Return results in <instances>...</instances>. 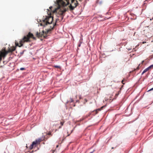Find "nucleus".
Segmentation results:
<instances>
[{
  "label": "nucleus",
  "instance_id": "f257e3e1",
  "mask_svg": "<svg viewBox=\"0 0 153 153\" xmlns=\"http://www.w3.org/2000/svg\"><path fill=\"white\" fill-rule=\"evenodd\" d=\"M53 20V17L51 16H46L45 18L43 16L42 20V22L40 24V25L44 27H45L48 24H50L52 23Z\"/></svg>",
  "mask_w": 153,
  "mask_h": 153
},
{
  "label": "nucleus",
  "instance_id": "f03ea898",
  "mask_svg": "<svg viewBox=\"0 0 153 153\" xmlns=\"http://www.w3.org/2000/svg\"><path fill=\"white\" fill-rule=\"evenodd\" d=\"M30 37L33 38L34 39H36V38L33 36V34L29 32L27 36H24L22 39L20 41L19 43L20 45L19 46L21 47L22 46L23 43L25 42H29Z\"/></svg>",
  "mask_w": 153,
  "mask_h": 153
},
{
  "label": "nucleus",
  "instance_id": "7ed1b4c3",
  "mask_svg": "<svg viewBox=\"0 0 153 153\" xmlns=\"http://www.w3.org/2000/svg\"><path fill=\"white\" fill-rule=\"evenodd\" d=\"M52 30V29L51 28V29H46V31H44L43 30L42 32L39 33L38 32H37L36 33V36L38 37H41L45 34L47 35Z\"/></svg>",
  "mask_w": 153,
  "mask_h": 153
},
{
  "label": "nucleus",
  "instance_id": "20e7f679",
  "mask_svg": "<svg viewBox=\"0 0 153 153\" xmlns=\"http://www.w3.org/2000/svg\"><path fill=\"white\" fill-rule=\"evenodd\" d=\"M41 142V139H38L37 140H36L35 141L33 142L32 144L30 146L29 148L30 149H33V147L34 146H36V145L38 143H39Z\"/></svg>",
  "mask_w": 153,
  "mask_h": 153
},
{
  "label": "nucleus",
  "instance_id": "39448f33",
  "mask_svg": "<svg viewBox=\"0 0 153 153\" xmlns=\"http://www.w3.org/2000/svg\"><path fill=\"white\" fill-rule=\"evenodd\" d=\"M152 68H153V64L150 65L148 67L145 69L142 73L141 75H143L149 69Z\"/></svg>",
  "mask_w": 153,
  "mask_h": 153
},
{
  "label": "nucleus",
  "instance_id": "423d86ee",
  "mask_svg": "<svg viewBox=\"0 0 153 153\" xmlns=\"http://www.w3.org/2000/svg\"><path fill=\"white\" fill-rule=\"evenodd\" d=\"M105 106H106V105H104L102 106L101 107V108H98V109H97L96 110H95V111H96V114H97L99 111H101V109H102L104 107H105Z\"/></svg>",
  "mask_w": 153,
  "mask_h": 153
},
{
  "label": "nucleus",
  "instance_id": "0eeeda50",
  "mask_svg": "<svg viewBox=\"0 0 153 153\" xmlns=\"http://www.w3.org/2000/svg\"><path fill=\"white\" fill-rule=\"evenodd\" d=\"M82 39H81V38L79 40V44L78 45V47H80V46L81 44L82 43Z\"/></svg>",
  "mask_w": 153,
  "mask_h": 153
},
{
  "label": "nucleus",
  "instance_id": "6e6552de",
  "mask_svg": "<svg viewBox=\"0 0 153 153\" xmlns=\"http://www.w3.org/2000/svg\"><path fill=\"white\" fill-rule=\"evenodd\" d=\"M15 49L14 48H13V49H10L9 50V52H12L13 51H14Z\"/></svg>",
  "mask_w": 153,
  "mask_h": 153
},
{
  "label": "nucleus",
  "instance_id": "1a4fd4ad",
  "mask_svg": "<svg viewBox=\"0 0 153 153\" xmlns=\"http://www.w3.org/2000/svg\"><path fill=\"white\" fill-rule=\"evenodd\" d=\"M74 101L73 100L72 98H71L70 99V101H68L67 102V103H68V102H72Z\"/></svg>",
  "mask_w": 153,
  "mask_h": 153
},
{
  "label": "nucleus",
  "instance_id": "9d476101",
  "mask_svg": "<svg viewBox=\"0 0 153 153\" xmlns=\"http://www.w3.org/2000/svg\"><path fill=\"white\" fill-rule=\"evenodd\" d=\"M54 67L56 68H60V67L59 66L57 65H55L54 66Z\"/></svg>",
  "mask_w": 153,
  "mask_h": 153
},
{
  "label": "nucleus",
  "instance_id": "9b49d317",
  "mask_svg": "<svg viewBox=\"0 0 153 153\" xmlns=\"http://www.w3.org/2000/svg\"><path fill=\"white\" fill-rule=\"evenodd\" d=\"M56 25V22L53 25V27H51H51L52 28V29H53L54 28V27Z\"/></svg>",
  "mask_w": 153,
  "mask_h": 153
},
{
  "label": "nucleus",
  "instance_id": "f8f14e48",
  "mask_svg": "<svg viewBox=\"0 0 153 153\" xmlns=\"http://www.w3.org/2000/svg\"><path fill=\"white\" fill-rule=\"evenodd\" d=\"M140 64H139V65L138 66V67H137V68L136 69V70H137L139 69V67L140 66Z\"/></svg>",
  "mask_w": 153,
  "mask_h": 153
},
{
  "label": "nucleus",
  "instance_id": "ddd939ff",
  "mask_svg": "<svg viewBox=\"0 0 153 153\" xmlns=\"http://www.w3.org/2000/svg\"><path fill=\"white\" fill-rule=\"evenodd\" d=\"M148 1V0H146L145 1H144L143 5H145L146 4V2H147Z\"/></svg>",
  "mask_w": 153,
  "mask_h": 153
},
{
  "label": "nucleus",
  "instance_id": "4468645a",
  "mask_svg": "<svg viewBox=\"0 0 153 153\" xmlns=\"http://www.w3.org/2000/svg\"><path fill=\"white\" fill-rule=\"evenodd\" d=\"M25 70V68H20V70H21V71Z\"/></svg>",
  "mask_w": 153,
  "mask_h": 153
},
{
  "label": "nucleus",
  "instance_id": "2eb2a0df",
  "mask_svg": "<svg viewBox=\"0 0 153 153\" xmlns=\"http://www.w3.org/2000/svg\"><path fill=\"white\" fill-rule=\"evenodd\" d=\"M24 51H25V50H24V51H23L22 52H20V54H21V55H22L23 54Z\"/></svg>",
  "mask_w": 153,
  "mask_h": 153
},
{
  "label": "nucleus",
  "instance_id": "dca6fc26",
  "mask_svg": "<svg viewBox=\"0 0 153 153\" xmlns=\"http://www.w3.org/2000/svg\"><path fill=\"white\" fill-rule=\"evenodd\" d=\"M64 123V122H60V124H61V126H62L63 125Z\"/></svg>",
  "mask_w": 153,
  "mask_h": 153
},
{
  "label": "nucleus",
  "instance_id": "f3484780",
  "mask_svg": "<svg viewBox=\"0 0 153 153\" xmlns=\"http://www.w3.org/2000/svg\"><path fill=\"white\" fill-rule=\"evenodd\" d=\"M153 90V88H151V89H150V90H149L148 91H152V90Z\"/></svg>",
  "mask_w": 153,
  "mask_h": 153
},
{
  "label": "nucleus",
  "instance_id": "a211bd4d",
  "mask_svg": "<svg viewBox=\"0 0 153 153\" xmlns=\"http://www.w3.org/2000/svg\"><path fill=\"white\" fill-rule=\"evenodd\" d=\"M49 135H51V132H49L48 134Z\"/></svg>",
  "mask_w": 153,
  "mask_h": 153
},
{
  "label": "nucleus",
  "instance_id": "6ab92c4d",
  "mask_svg": "<svg viewBox=\"0 0 153 153\" xmlns=\"http://www.w3.org/2000/svg\"><path fill=\"white\" fill-rule=\"evenodd\" d=\"M123 81H124V80H122V83L123 84H125V83H124L123 82Z\"/></svg>",
  "mask_w": 153,
  "mask_h": 153
},
{
  "label": "nucleus",
  "instance_id": "aec40b11",
  "mask_svg": "<svg viewBox=\"0 0 153 153\" xmlns=\"http://www.w3.org/2000/svg\"><path fill=\"white\" fill-rule=\"evenodd\" d=\"M95 150H93L92 152H91L90 153H93V152H94Z\"/></svg>",
  "mask_w": 153,
  "mask_h": 153
},
{
  "label": "nucleus",
  "instance_id": "412c9836",
  "mask_svg": "<svg viewBox=\"0 0 153 153\" xmlns=\"http://www.w3.org/2000/svg\"><path fill=\"white\" fill-rule=\"evenodd\" d=\"M79 99H81V95L79 96Z\"/></svg>",
  "mask_w": 153,
  "mask_h": 153
},
{
  "label": "nucleus",
  "instance_id": "4be33fe9",
  "mask_svg": "<svg viewBox=\"0 0 153 153\" xmlns=\"http://www.w3.org/2000/svg\"><path fill=\"white\" fill-rule=\"evenodd\" d=\"M144 62V60H143L142 62V64H143V62Z\"/></svg>",
  "mask_w": 153,
  "mask_h": 153
},
{
  "label": "nucleus",
  "instance_id": "5701e85b",
  "mask_svg": "<svg viewBox=\"0 0 153 153\" xmlns=\"http://www.w3.org/2000/svg\"><path fill=\"white\" fill-rule=\"evenodd\" d=\"M52 8V6H51L50 7H49V8L51 9V8Z\"/></svg>",
  "mask_w": 153,
  "mask_h": 153
},
{
  "label": "nucleus",
  "instance_id": "b1692460",
  "mask_svg": "<svg viewBox=\"0 0 153 153\" xmlns=\"http://www.w3.org/2000/svg\"><path fill=\"white\" fill-rule=\"evenodd\" d=\"M73 131V130H72L71 131V133H72Z\"/></svg>",
  "mask_w": 153,
  "mask_h": 153
},
{
  "label": "nucleus",
  "instance_id": "393cba45",
  "mask_svg": "<svg viewBox=\"0 0 153 153\" xmlns=\"http://www.w3.org/2000/svg\"><path fill=\"white\" fill-rule=\"evenodd\" d=\"M59 20V19H56V22H57V20Z\"/></svg>",
  "mask_w": 153,
  "mask_h": 153
},
{
  "label": "nucleus",
  "instance_id": "a878e982",
  "mask_svg": "<svg viewBox=\"0 0 153 153\" xmlns=\"http://www.w3.org/2000/svg\"><path fill=\"white\" fill-rule=\"evenodd\" d=\"M114 149V147H112L111 148V149Z\"/></svg>",
  "mask_w": 153,
  "mask_h": 153
},
{
  "label": "nucleus",
  "instance_id": "bb28decb",
  "mask_svg": "<svg viewBox=\"0 0 153 153\" xmlns=\"http://www.w3.org/2000/svg\"><path fill=\"white\" fill-rule=\"evenodd\" d=\"M70 135V134H68L67 136H68Z\"/></svg>",
  "mask_w": 153,
  "mask_h": 153
},
{
  "label": "nucleus",
  "instance_id": "cd10ccee",
  "mask_svg": "<svg viewBox=\"0 0 153 153\" xmlns=\"http://www.w3.org/2000/svg\"><path fill=\"white\" fill-rule=\"evenodd\" d=\"M58 147V145H57L56 146V148H57Z\"/></svg>",
  "mask_w": 153,
  "mask_h": 153
},
{
  "label": "nucleus",
  "instance_id": "c85d7f7f",
  "mask_svg": "<svg viewBox=\"0 0 153 153\" xmlns=\"http://www.w3.org/2000/svg\"><path fill=\"white\" fill-rule=\"evenodd\" d=\"M61 128V126H59V128Z\"/></svg>",
  "mask_w": 153,
  "mask_h": 153
},
{
  "label": "nucleus",
  "instance_id": "c756f323",
  "mask_svg": "<svg viewBox=\"0 0 153 153\" xmlns=\"http://www.w3.org/2000/svg\"><path fill=\"white\" fill-rule=\"evenodd\" d=\"M91 114L90 113L88 115V116H89Z\"/></svg>",
  "mask_w": 153,
  "mask_h": 153
},
{
  "label": "nucleus",
  "instance_id": "7c9ffc66",
  "mask_svg": "<svg viewBox=\"0 0 153 153\" xmlns=\"http://www.w3.org/2000/svg\"><path fill=\"white\" fill-rule=\"evenodd\" d=\"M85 101H86V102L87 101V100L86 99H85Z\"/></svg>",
  "mask_w": 153,
  "mask_h": 153
}]
</instances>
